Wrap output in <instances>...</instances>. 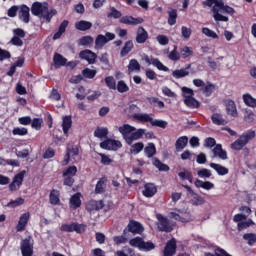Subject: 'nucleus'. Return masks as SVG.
Wrapping results in <instances>:
<instances>
[{
    "mask_svg": "<svg viewBox=\"0 0 256 256\" xmlns=\"http://www.w3.org/2000/svg\"><path fill=\"white\" fill-rule=\"evenodd\" d=\"M118 131L122 135L126 145H133L135 141L143 139V135H145V139H155V133L153 131L145 132V129H137L135 126H131V124L119 126Z\"/></svg>",
    "mask_w": 256,
    "mask_h": 256,
    "instance_id": "1",
    "label": "nucleus"
},
{
    "mask_svg": "<svg viewBox=\"0 0 256 256\" xmlns=\"http://www.w3.org/2000/svg\"><path fill=\"white\" fill-rule=\"evenodd\" d=\"M31 13L34 17H40L45 19L46 23H51V20L57 15V10L52 8L49 10V4L47 2H34L31 6Z\"/></svg>",
    "mask_w": 256,
    "mask_h": 256,
    "instance_id": "2",
    "label": "nucleus"
},
{
    "mask_svg": "<svg viewBox=\"0 0 256 256\" xmlns=\"http://www.w3.org/2000/svg\"><path fill=\"white\" fill-rule=\"evenodd\" d=\"M107 17L113 19H120L119 23H122L123 25H141V23H144V19L141 17L135 18L133 16H123L121 11L117 10L115 7L110 8V12L108 13Z\"/></svg>",
    "mask_w": 256,
    "mask_h": 256,
    "instance_id": "3",
    "label": "nucleus"
},
{
    "mask_svg": "<svg viewBox=\"0 0 256 256\" xmlns=\"http://www.w3.org/2000/svg\"><path fill=\"white\" fill-rule=\"evenodd\" d=\"M256 137L255 130H248L243 132L237 140H235L231 145L230 148L233 151H241L245 146H247L253 139Z\"/></svg>",
    "mask_w": 256,
    "mask_h": 256,
    "instance_id": "4",
    "label": "nucleus"
},
{
    "mask_svg": "<svg viewBox=\"0 0 256 256\" xmlns=\"http://www.w3.org/2000/svg\"><path fill=\"white\" fill-rule=\"evenodd\" d=\"M134 119L136 121H139L140 123H150L152 127H159L160 129H167V121L165 120H159V119H153L151 115L149 114H134Z\"/></svg>",
    "mask_w": 256,
    "mask_h": 256,
    "instance_id": "5",
    "label": "nucleus"
},
{
    "mask_svg": "<svg viewBox=\"0 0 256 256\" xmlns=\"http://www.w3.org/2000/svg\"><path fill=\"white\" fill-rule=\"evenodd\" d=\"M222 0H205L202 2L203 7H213L212 13H213V19L216 22L222 21L224 23H227L229 21V17L222 15L219 13V3H221ZM214 5V6H213Z\"/></svg>",
    "mask_w": 256,
    "mask_h": 256,
    "instance_id": "6",
    "label": "nucleus"
},
{
    "mask_svg": "<svg viewBox=\"0 0 256 256\" xmlns=\"http://www.w3.org/2000/svg\"><path fill=\"white\" fill-rule=\"evenodd\" d=\"M156 219L158 221V231H160L161 233H171L173 231V224L171 223V220L167 218V216H163V214L159 213L156 214Z\"/></svg>",
    "mask_w": 256,
    "mask_h": 256,
    "instance_id": "7",
    "label": "nucleus"
},
{
    "mask_svg": "<svg viewBox=\"0 0 256 256\" xmlns=\"http://www.w3.org/2000/svg\"><path fill=\"white\" fill-rule=\"evenodd\" d=\"M33 245H35V240L33 236H27L20 243V249L22 256H33Z\"/></svg>",
    "mask_w": 256,
    "mask_h": 256,
    "instance_id": "8",
    "label": "nucleus"
},
{
    "mask_svg": "<svg viewBox=\"0 0 256 256\" xmlns=\"http://www.w3.org/2000/svg\"><path fill=\"white\" fill-rule=\"evenodd\" d=\"M85 229L87 226L85 224H79L77 222H72L71 224H62L60 227V231H64V233H85Z\"/></svg>",
    "mask_w": 256,
    "mask_h": 256,
    "instance_id": "9",
    "label": "nucleus"
},
{
    "mask_svg": "<svg viewBox=\"0 0 256 256\" xmlns=\"http://www.w3.org/2000/svg\"><path fill=\"white\" fill-rule=\"evenodd\" d=\"M121 147H123L121 141L112 138H107L100 143V148L105 149L106 151H119Z\"/></svg>",
    "mask_w": 256,
    "mask_h": 256,
    "instance_id": "10",
    "label": "nucleus"
},
{
    "mask_svg": "<svg viewBox=\"0 0 256 256\" xmlns=\"http://www.w3.org/2000/svg\"><path fill=\"white\" fill-rule=\"evenodd\" d=\"M115 39V34L111 32H106L105 35L99 34L95 38V49H103V46L113 41Z\"/></svg>",
    "mask_w": 256,
    "mask_h": 256,
    "instance_id": "11",
    "label": "nucleus"
},
{
    "mask_svg": "<svg viewBox=\"0 0 256 256\" xmlns=\"http://www.w3.org/2000/svg\"><path fill=\"white\" fill-rule=\"evenodd\" d=\"M143 231H145V228H143V225H141V223L135 220H130L127 228L123 230V235H127V233H133V235H141Z\"/></svg>",
    "mask_w": 256,
    "mask_h": 256,
    "instance_id": "12",
    "label": "nucleus"
},
{
    "mask_svg": "<svg viewBox=\"0 0 256 256\" xmlns=\"http://www.w3.org/2000/svg\"><path fill=\"white\" fill-rule=\"evenodd\" d=\"M25 173V170H23L13 177L12 182L9 184V191L13 193L21 189V185H23V181L25 179Z\"/></svg>",
    "mask_w": 256,
    "mask_h": 256,
    "instance_id": "13",
    "label": "nucleus"
},
{
    "mask_svg": "<svg viewBox=\"0 0 256 256\" xmlns=\"http://www.w3.org/2000/svg\"><path fill=\"white\" fill-rule=\"evenodd\" d=\"M79 58L82 61H87L89 65H95V61H97V54H95V52L89 49H86V50L80 51Z\"/></svg>",
    "mask_w": 256,
    "mask_h": 256,
    "instance_id": "14",
    "label": "nucleus"
},
{
    "mask_svg": "<svg viewBox=\"0 0 256 256\" xmlns=\"http://www.w3.org/2000/svg\"><path fill=\"white\" fill-rule=\"evenodd\" d=\"M143 59L147 65H153L158 71H169V67L164 66L163 62H161L158 58H149L148 55H144Z\"/></svg>",
    "mask_w": 256,
    "mask_h": 256,
    "instance_id": "15",
    "label": "nucleus"
},
{
    "mask_svg": "<svg viewBox=\"0 0 256 256\" xmlns=\"http://www.w3.org/2000/svg\"><path fill=\"white\" fill-rule=\"evenodd\" d=\"M163 256H174L177 253V240L172 238L169 240L163 250Z\"/></svg>",
    "mask_w": 256,
    "mask_h": 256,
    "instance_id": "16",
    "label": "nucleus"
},
{
    "mask_svg": "<svg viewBox=\"0 0 256 256\" xmlns=\"http://www.w3.org/2000/svg\"><path fill=\"white\" fill-rule=\"evenodd\" d=\"M31 9L25 4L21 5L18 10V19L22 21L23 23H29L31 21Z\"/></svg>",
    "mask_w": 256,
    "mask_h": 256,
    "instance_id": "17",
    "label": "nucleus"
},
{
    "mask_svg": "<svg viewBox=\"0 0 256 256\" xmlns=\"http://www.w3.org/2000/svg\"><path fill=\"white\" fill-rule=\"evenodd\" d=\"M148 39L149 32H147L143 26H139L136 31V43L143 45V43H146Z\"/></svg>",
    "mask_w": 256,
    "mask_h": 256,
    "instance_id": "18",
    "label": "nucleus"
},
{
    "mask_svg": "<svg viewBox=\"0 0 256 256\" xmlns=\"http://www.w3.org/2000/svg\"><path fill=\"white\" fill-rule=\"evenodd\" d=\"M224 105L226 107L227 115H230L231 117H237V105L235 104V101L232 99H226L224 101Z\"/></svg>",
    "mask_w": 256,
    "mask_h": 256,
    "instance_id": "19",
    "label": "nucleus"
},
{
    "mask_svg": "<svg viewBox=\"0 0 256 256\" xmlns=\"http://www.w3.org/2000/svg\"><path fill=\"white\" fill-rule=\"evenodd\" d=\"M105 207V203L103 200H90L86 204V210L87 211H101Z\"/></svg>",
    "mask_w": 256,
    "mask_h": 256,
    "instance_id": "20",
    "label": "nucleus"
},
{
    "mask_svg": "<svg viewBox=\"0 0 256 256\" xmlns=\"http://www.w3.org/2000/svg\"><path fill=\"white\" fill-rule=\"evenodd\" d=\"M157 194V186L153 183H146L142 195L144 197H154Z\"/></svg>",
    "mask_w": 256,
    "mask_h": 256,
    "instance_id": "21",
    "label": "nucleus"
},
{
    "mask_svg": "<svg viewBox=\"0 0 256 256\" xmlns=\"http://www.w3.org/2000/svg\"><path fill=\"white\" fill-rule=\"evenodd\" d=\"M194 185L195 187H197V189H205L206 191H211V189H215V184H213V182L210 181H202L196 179L194 181Z\"/></svg>",
    "mask_w": 256,
    "mask_h": 256,
    "instance_id": "22",
    "label": "nucleus"
},
{
    "mask_svg": "<svg viewBox=\"0 0 256 256\" xmlns=\"http://www.w3.org/2000/svg\"><path fill=\"white\" fill-rule=\"evenodd\" d=\"M190 68H191V64H188L185 68L174 70L172 72V77H174V79H183V77L189 76Z\"/></svg>",
    "mask_w": 256,
    "mask_h": 256,
    "instance_id": "23",
    "label": "nucleus"
},
{
    "mask_svg": "<svg viewBox=\"0 0 256 256\" xmlns=\"http://www.w3.org/2000/svg\"><path fill=\"white\" fill-rule=\"evenodd\" d=\"M61 193L57 189H52L49 195L50 205H61Z\"/></svg>",
    "mask_w": 256,
    "mask_h": 256,
    "instance_id": "24",
    "label": "nucleus"
},
{
    "mask_svg": "<svg viewBox=\"0 0 256 256\" xmlns=\"http://www.w3.org/2000/svg\"><path fill=\"white\" fill-rule=\"evenodd\" d=\"M212 151L214 157H219V159H222L223 161L227 160V151L223 150V146L221 144H216Z\"/></svg>",
    "mask_w": 256,
    "mask_h": 256,
    "instance_id": "25",
    "label": "nucleus"
},
{
    "mask_svg": "<svg viewBox=\"0 0 256 256\" xmlns=\"http://www.w3.org/2000/svg\"><path fill=\"white\" fill-rule=\"evenodd\" d=\"M73 127V119L71 116H64L62 119V131L64 135H69V129Z\"/></svg>",
    "mask_w": 256,
    "mask_h": 256,
    "instance_id": "26",
    "label": "nucleus"
},
{
    "mask_svg": "<svg viewBox=\"0 0 256 256\" xmlns=\"http://www.w3.org/2000/svg\"><path fill=\"white\" fill-rule=\"evenodd\" d=\"M184 103L187 105V107H190L191 109H199L201 107V104L197 99H195L193 96H184Z\"/></svg>",
    "mask_w": 256,
    "mask_h": 256,
    "instance_id": "27",
    "label": "nucleus"
},
{
    "mask_svg": "<svg viewBox=\"0 0 256 256\" xmlns=\"http://www.w3.org/2000/svg\"><path fill=\"white\" fill-rule=\"evenodd\" d=\"M93 27V23L87 20H80L75 23V29L77 31H89Z\"/></svg>",
    "mask_w": 256,
    "mask_h": 256,
    "instance_id": "28",
    "label": "nucleus"
},
{
    "mask_svg": "<svg viewBox=\"0 0 256 256\" xmlns=\"http://www.w3.org/2000/svg\"><path fill=\"white\" fill-rule=\"evenodd\" d=\"M67 27H69V21L68 20L62 21L58 28V31L53 35L54 41H57V39H61V36L63 35V33L67 31Z\"/></svg>",
    "mask_w": 256,
    "mask_h": 256,
    "instance_id": "29",
    "label": "nucleus"
},
{
    "mask_svg": "<svg viewBox=\"0 0 256 256\" xmlns=\"http://www.w3.org/2000/svg\"><path fill=\"white\" fill-rule=\"evenodd\" d=\"M189 143V138L187 136H181L176 140L175 148L176 151H183Z\"/></svg>",
    "mask_w": 256,
    "mask_h": 256,
    "instance_id": "30",
    "label": "nucleus"
},
{
    "mask_svg": "<svg viewBox=\"0 0 256 256\" xmlns=\"http://www.w3.org/2000/svg\"><path fill=\"white\" fill-rule=\"evenodd\" d=\"M53 61L56 69H58V67H65L67 65V58L63 57V55L59 53L54 54Z\"/></svg>",
    "mask_w": 256,
    "mask_h": 256,
    "instance_id": "31",
    "label": "nucleus"
},
{
    "mask_svg": "<svg viewBox=\"0 0 256 256\" xmlns=\"http://www.w3.org/2000/svg\"><path fill=\"white\" fill-rule=\"evenodd\" d=\"M209 165L211 169H214V171H216V173L220 176L229 174V169L225 166L213 162H211Z\"/></svg>",
    "mask_w": 256,
    "mask_h": 256,
    "instance_id": "32",
    "label": "nucleus"
},
{
    "mask_svg": "<svg viewBox=\"0 0 256 256\" xmlns=\"http://www.w3.org/2000/svg\"><path fill=\"white\" fill-rule=\"evenodd\" d=\"M133 47H135V45L133 44L132 40L126 41L123 48L120 51V57H127V55H129V53L133 51Z\"/></svg>",
    "mask_w": 256,
    "mask_h": 256,
    "instance_id": "33",
    "label": "nucleus"
},
{
    "mask_svg": "<svg viewBox=\"0 0 256 256\" xmlns=\"http://www.w3.org/2000/svg\"><path fill=\"white\" fill-rule=\"evenodd\" d=\"M243 102L247 107H252V109H255L256 107V99L253 98V96L249 93L243 94L242 96Z\"/></svg>",
    "mask_w": 256,
    "mask_h": 256,
    "instance_id": "34",
    "label": "nucleus"
},
{
    "mask_svg": "<svg viewBox=\"0 0 256 256\" xmlns=\"http://www.w3.org/2000/svg\"><path fill=\"white\" fill-rule=\"evenodd\" d=\"M70 206L72 209H79V207H81V193H76L71 196Z\"/></svg>",
    "mask_w": 256,
    "mask_h": 256,
    "instance_id": "35",
    "label": "nucleus"
},
{
    "mask_svg": "<svg viewBox=\"0 0 256 256\" xmlns=\"http://www.w3.org/2000/svg\"><path fill=\"white\" fill-rule=\"evenodd\" d=\"M217 6L219 11H223V13H227V15H231L232 17L233 15H235V8L229 5H225V2H223V0Z\"/></svg>",
    "mask_w": 256,
    "mask_h": 256,
    "instance_id": "36",
    "label": "nucleus"
},
{
    "mask_svg": "<svg viewBox=\"0 0 256 256\" xmlns=\"http://www.w3.org/2000/svg\"><path fill=\"white\" fill-rule=\"evenodd\" d=\"M211 121L214 125H227V120H225L223 115L219 113L212 114Z\"/></svg>",
    "mask_w": 256,
    "mask_h": 256,
    "instance_id": "37",
    "label": "nucleus"
},
{
    "mask_svg": "<svg viewBox=\"0 0 256 256\" xmlns=\"http://www.w3.org/2000/svg\"><path fill=\"white\" fill-rule=\"evenodd\" d=\"M144 153L148 157V159H151L156 153L157 148L155 147V144L153 142H150L147 144V146L144 148Z\"/></svg>",
    "mask_w": 256,
    "mask_h": 256,
    "instance_id": "38",
    "label": "nucleus"
},
{
    "mask_svg": "<svg viewBox=\"0 0 256 256\" xmlns=\"http://www.w3.org/2000/svg\"><path fill=\"white\" fill-rule=\"evenodd\" d=\"M109 135V129L107 127H97L94 131V137L98 139H105Z\"/></svg>",
    "mask_w": 256,
    "mask_h": 256,
    "instance_id": "39",
    "label": "nucleus"
},
{
    "mask_svg": "<svg viewBox=\"0 0 256 256\" xmlns=\"http://www.w3.org/2000/svg\"><path fill=\"white\" fill-rule=\"evenodd\" d=\"M130 146V153H132L133 155H139V153H141L143 149H145V144H143V142H136L135 144H131Z\"/></svg>",
    "mask_w": 256,
    "mask_h": 256,
    "instance_id": "40",
    "label": "nucleus"
},
{
    "mask_svg": "<svg viewBox=\"0 0 256 256\" xmlns=\"http://www.w3.org/2000/svg\"><path fill=\"white\" fill-rule=\"evenodd\" d=\"M177 23V9L170 8L168 10V25L173 27Z\"/></svg>",
    "mask_w": 256,
    "mask_h": 256,
    "instance_id": "41",
    "label": "nucleus"
},
{
    "mask_svg": "<svg viewBox=\"0 0 256 256\" xmlns=\"http://www.w3.org/2000/svg\"><path fill=\"white\" fill-rule=\"evenodd\" d=\"M147 101L150 105H153V107H158L159 109L165 108V102L157 97H147Z\"/></svg>",
    "mask_w": 256,
    "mask_h": 256,
    "instance_id": "42",
    "label": "nucleus"
},
{
    "mask_svg": "<svg viewBox=\"0 0 256 256\" xmlns=\"http://www.w3.org/2000/svg\"><path fill=\"white\" fill-rule=\"evenodd\" d=\"M180 55L182 59H189V57H193V48L189 46L180 48Z\"/></svg>",
    "mask_w": 256,
    "mask_h": 256,
    "instance_id": "43",
    "label": "nucleus"
},
{
    "mask_svg": "<svg viewBox=\"0 0 256 256\" xmlns=\"http://www.w3.org/2000/svg\"><path fill=\"white\" fill-rule=\"evenodd\" d=\"M94 41L92 36H83L78 40V44L83 47H89V45H93Z\"/></svg>",
    "mask_w": 256,
    "mask_h": 256,
    "instance_id": "44",
    "label": "nucleus"
},
{
    "mask_svg": "<svg viewBox=\"0 0 256 256\" xmlns=\"http://www.w3.org/2000/svg\"><path fill=\"white\" fill-rule=\"evenodd\" d=\"M213 91H215V84L211 82H208L207 85H205L202 89L205 97H211V95H213Z\"/></svg>",
    "mask_w": 256,
    "mask_h": 256,
    "instance_id": "45",
    "label": "nucleus"
},
{
    "mask_svg": "<svg viewBox=\"0 0 256 256\" xmlns=\"http://www.w3.org/2000/svg\"><path fill=\"white\" fill-rule=\"evenodd\" d=\"M82 75L85 77V79H95V76L97 75V70H93L91 68H84L82 70Z\"/></svg>",
    "mask_w": 256,
    "mask_h": 256,
    "instance_id": "46",
    "label": "nucleus"
},
{
    "mask_svg": "<svg viewBox=\"0 0 256 256\" xmlns=\"http://www.w3.org/2000/svg\"><path fill=\"white\" fill-rule=\"evenodd\" d=\"M152 163L154 167H156L160 171H169V165L163 164V162H161V160H159L158 158H154Z\"/></svg>",
    "mask_w": 256,
    "mask_h": 256,
    "instance_id": "47",
    "label": "nucleus"
},
{
    "mask_svg": "<svg viewBox=\"0 0 256 256\" xmlns=\"http://www.w3.org/2000/svg\"><path fill=\"white\" fill-rule=\"evenodd\" d=\"M77 175V166H70L63 171L62 177H75Z\"/></svg>",
    "mask_w": 256,
    "mask_h": 256,
    "instance_id": "48",
    "label": "nucleus"
},
{
    "mask_svg": "<svg viewBox=\"0 0 256 256\" xmlns=\"http://www.w3.org/2000/svg\"><path fill=\"white\" fill-rule=\"evenodd\" d=\"M143 242H144L143 238L135 237V238L130 239L129 245H131V247H138V249H142Z\"/></svg>",
    "mask_w": 256,
    "mask_h": 256,
    "instance_id": "49",
    "label": "nucleus"
},
{
    "mask_svg": "<svg viewBox=\"0 0 256 256\" xmlns=\"http://www.w3.org/2000/svg\"><path fill=\"white\" fill-rule=\"evenodd\" d=\"M25 203V199L22 197H18L15 200H12L8 202L7 207H11L12 209H15V207H21Z\"/></svg>",
    "mask_w": 256,
    "mask_h": 256,
    "instance_id": "50",
    "label": "nucleus"
},
{
    "mask_svg": "<svg viewBox=\"0 0 256 256\" xmlns=\"http://www.w3.org/2000/svg\"><path fill=\"white\" fill-rule=\"evenodd\" d=\"M251 225H255L253 220L248 219L247 221H242L237 224L238 231H244V229H248V227H251Z\"/></svg>",
    "mask_w": 256,
    "mask_h": 256,
    "instance_id": "51",
    "label": "nucleus"
},
{
    "mask_svg": "<svg viewBox=\"0 0 256 256\" xmlns=\"http://www.w3.org/2000/svg\"><path fill=\"white\" fill-rule=\"evenodd\" d=\"M105 83H106V87H108V89H113L115 91V89H117V83L115 82V78L113 76H108L104 79Z\"/></svg>",
    "mask_w": 256,
    "mask_h": 256,
    "instance_id": "52",
    "label": "nucleus"
},
{
    "mask_svg": "<svg viewBox=\"0 0 256 256\" xmlns=\"http://www.w3.org/2000/svg\"><path fill=\"white\" fill-rule=\"evenodd\" d=\"M30 124L32 129H35L36 131H41V127H43V119L34 118L33 120H31Z\"/></svg>",
    "mask_w": 256,
    "mask_h": 256,
    "instance_id": "53",
    "label": "nucleus"
},
{
    "mask_svg": "<svg viewBox=\"0 0 256 256\" xmlns=\"http://www.w3.org/2000/svg\"><path fill=\"white\" fill-rule=\"evenodd\" d=\"M116 89L118 93H127V91H129V86L127 85V83H125V81L119 80Z\"/></svg>",
    "mask_w": 256,
    "mask_h": 256,
    "instance_id": "54",
    "label": "nucleus"
},
{
    "mask_svg": "<svg viewBox=\"0 0 256 256\" xmlns=\"http://www.w3.org/2000/svg\"><path fill=\"white\" fill-rule=\"evenodd\" d=\"M197 175L201 179H209L211 177V175H213V174L211 173V170H209L207 168H202L197 171Z\"/></svg>",
    "mask_w": 256,
    "mask_h": 256,
    "instance_id": "55",
    "label": "nucleus"
},
{
    "mask_svg": "<svg viewBox=\"0 0 256 256\" xmlns=\"http://www.w3.org/2000/svg\"><path fill=\"white\" fill-rule=\"evenodd\" d=\"M129 71H141V64L137 59H131L128 65Z\"/></svg>",
    "mask_w": 256,
    "mask_h": 256,
    "instance_id": "56",
    "label": "nucleus"
},
{
    "mask_svg": "<svg viewBox=\"0 0 256 256\" xmlns=\"http://www.w3.org/2000/svg\"><path fill=\"white\" fill-rule=\"evenodd\" d=\"M244 241H248V245L252 246L256 243V234L255 233H246L243 235Z\"/></svg>",
    "mask_w": 256,
    "mask_h": 256,
    "instance_id": "57",
    "label": "nucleus"
},
{
    "mask_svg": "<svg viewBox=\"0 0 256 256\" xmlns=\"http://www.w3.org/2000/svg\"><path fill=\"white\" fill-rule=\"evenodd\" d=\"M168 58L170 59V61H179V59H181V54L177 52V45H174V48L169 53Z\"/></svg>",
    "mask_w": 256,
    "mask_h": 256,
    "instance_id": "58",
    "label": "nucleus"
},
{
    "mask_svg": "<svg viewBox=\"0 0 256 256\" xmlns=\"http://www.w3.org/2000/svg\"><path fill=\"white\" fill-rule=\"evenodd\" d=\"M202 33L203 35H206V37H211V39H219V35L207 27L202 28Z\"/></svg>",
    "mask_w": 256,
    "mask_h": 256,
    "instance_id": "59",
    "label": "nucleus"
},
{
    "mask_svg": "<svg viewBox=\"0 0 256 256\" xmlns=\"http://www.w3.org/2000/svg\"><path fill=\"white\" fill-rule=\"evenodd\" d=\"M105 191V180L102 178L100 179L95 187V193L101 195Z\"/></svg>",
    "mask_w": 256,
    "mask_h": 256,
    "instance_id": "60",
    "label": "nucleus"
},
{
    "mask_svg": "<svg viewBox=\"0 0 256 256\" xmlns=\"http://www.w3.org/2000/svg\"><path fill=\"white\" fill-rule=\"evenodd\" d=\"M192 205H196V206H199V205H203L205 203V198L201 197L199 194H194L192 196Z\"/></svg>",
    "mask_w": 256,
    "mask_h": 256,
    "instance_id": "61",
    "label": "nucleus"
},
{
    "mask_svg": "<svg viewBox=\"0 0 256 256\" xmlns=\"http://www.w3.org/2000/svg\"><path fill=\"white\" fill-rule=\"evenodd\" d=\"M13 135H19L20 137H23L25 135H27V133H29V131L27 130V128H19L16 127L12 130Z\"/></svg>",
    "mask_w": 256,
    "mask_h": 256,
    "instance_id": "62",
    "label": "nucleus"
},
{
    "mask_svg": "<svg viewBox=\"0 0 256 256\" xmlns=\"http://www.w3.org/2000/svg\"><path fill=\"white\" fill-rule=\"evenodd\" d=\"M191 33H192L191 28H188L186 26L181 27V34L183 39H189L191 37Z\"/></svg>",
    "mask_w": 256,
    "mask_h": 256,
    "instance_id": "63",
    "label": "nucleus"
},
{
    "mask_svg": "<svg viewBox=\"0 0 256 256\" xmlns=\"http://www.w3.org/2000/svg\"><path fill=\"white\" fill-rule=\"evenodd\" d=\"M55 157V149L48 148L43 154V159H53Z\"/></svg>",
    "mask_w": 256,
    "mask_h": 256,
    "instance_id": "64",
    "label": "nucleus"
}]
</instances>
